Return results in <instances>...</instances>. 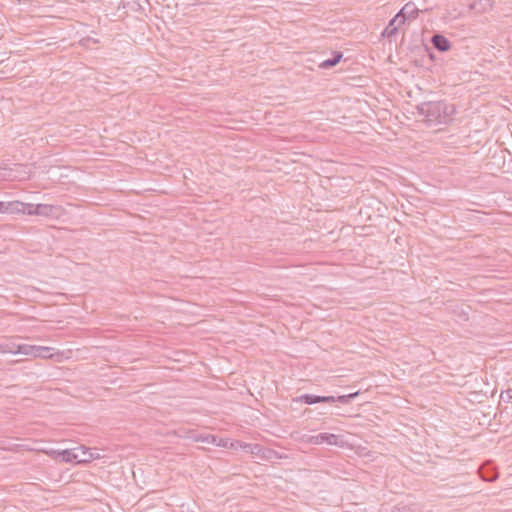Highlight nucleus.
<instances>
[{
    "instance_id": "f257e3e1",
    "label": "nucleus",
    "mask_w": 512,
    "mask_h": 512,
    "mask_svg": "<svg viewBox=\"0 0 512 512\" xmlns=\"http://www.w3.org/2000/svg\"><path fill=\"white\" fill-rule=\"evenodd\" d=\"M417 111L429 125L447 124L455 112V107L445 101H428L417 105Z\"/></svg>"
},
{
    "instance_id": "f03ea898",
    "label": "nucleus",
    "mask_w": 512,
    "mask_h": 512,
    "mask_svg": "<svg viewBox=\"0 0 512 512\" xmlns=\"http://www.w3.org/2000/svg\"><path fill=\"white\" fill-rule=\"evenodd\" d=\"M51 350L52 348L50 347L21 344L17 351H19V354L32 356L35 358H50L52 356Z\"/></svg>"
},
{
    "instance_id": "7ed1b4c3",
    "label": "nucleus",
    "mask_w": 512,
    "mask_h": 512,
    "mask_svg": "<svg viewBox=\"0 0 512 512\" xmlns=\"http://www.w3.org/2000/svg\"><path fill=\"white\" fill-rule=\"evenodd\" d=\"M309 442L312 444L326 443L328 445H333V446H338V447H343L345 444V442L343 440V436L336 435L333 433H327V432L319 433L315 436H312L310 438Z\"/></svg>"
},
{
    "instance_id": "20e7f679",
    "label": "nucleus",
    "mask_w": 512,
    "mask_h": 512,
    "mask_svg": "<svg viewBox=\"0 0 512 512\" xmlns=\"http://www.w3.org/2000/svg\"><path fill=\"white\" fill-rule=\"evenodd\" d=\"M55 207L49 204H30L27 210V215H37L50 217L53 215Z\"/></svg>"
},
{
    "instance_id": "39448f33",
    "label": "nucleus",
    "mask_w": 512,
    "mask_h": 512,
    "mask_svg": "<svg viewBox=\"0 0 512 512\" xmlns=\"http://www.w3.org/2000/svg\"><path fill=\"white\" fill-rule=\"evenodd\" d=\"M359 391H356V392H353V393H349V394H346V395H339V396H321V403H328V404H332V403H340V404H344V405H347L349 404L353 399H355L358 395H359Z\"/></svg>"
},
{
    "instance_id": "423d86ee",
    "label": "nucleus",
    "mask_w": 512,
    "mask_h": 512,
    "mask_svg": "<svg viewBox=\"0 0 512 512\" xmlns=\"http://www.w3.org/2000/svg\"><path fill=\"white\" fill-rule=\"evenodd\" d=\"M49 456H51L54 459H60L62 462L65 463H71L77 460L78 456L69 449L57 451V450H50L46 452Z\"/></svg>"
},
{
    "instance_id": "0eeeda50",
    "label": "nucleus",
    "mask_w": 512,
    "mask_h": 512,
    "mask_svg": "<svg viewBox=\"0 0 512 512\" xmlns=\"http://www.w3.org/2000/svg\"><path fill=\"white\" fill-rule=\"evenodd\" d=\"M480 477L487 482H492L498 478V472L496 467L492 463H484L479 468Z\"/></svg>"
},
{
    "instance_id": "6e6552de",
    "label": "nucleus",
    "mask_w": 512,
    "mask_h": 512,
    "mask_svg": "<svg viewBox=\"0 0 512 512\" xmlns=\"http://www.w3.org/2000/svg\"><path fill=\"white\" fill-rule=\"evenodd\" d=\"M5 214H27L29 203H24L18 200L5 202Z\"/></svg>"
},
{
    "instance_id": "1a4fd4ad",
    "label": "nucleus",
    "mask_w": 512,
    "mask_h": 512,
    "mask_svg": "<svg viewBox=\"0 0 512 512\" xmlns=\"http://www.w3.org/2000/svg\"><path fill=\"white\" fill-rule=\"evenodd\" d=\"M431 43L439 52H447L451 49V42L440 33H435L431 37Z\"/></svg>"
},
{
    "instance_id": "9d476101",
    "label": "nucleus",
    "mask_w": 512,
    "mask_h": 512,
    "mask_svg": "<svg viewBox=\"0 0 512 512\" xmlns=\"http://www.w3.org/2000/svg\"><path fill=\"white\" fill-rule=\"evenodd\" d=\"M418 12L419 10L416 5L412 2H408L401 8L397 15L401 20H404L405 23L406 20L415 19L418 16Z\"/></svg>"
},
{
    "instance_id": "9b49d317",
    "label": "nucleus",
    "mask_w": 512,
    "mask_h": 512,
    "mask_svg": "<svg viewBox=\"0 0 512 512\" xmlns=\"http://www.w3.org/2000/svg\"><path fill=\"white\" fill-rule=\"evenodd\" d=\"M342 57H343L342 52L335 51V52H333L331 58L324 60L320 64V67L323 69L332 68V67L336 66L341 61Z\"/></svg>"
},
{
    "instance_id": "f8f14e48",
    "label": "nucleus",
    "mask_w": 512,
    "mask_h": 512,
    "mask_svg": "<svg viewBox=\"0 0 512 512\" xmlns=\"http://www.w3.org/2000/svg\"><path fill=\"white\" fill-rule=\"evenodd\" d=\"M293 402H301L307 405H313L316 403H321V396L313 394H303L301 396L293 398Z\"/></svg>"
},
{
    "instance_id": "ddd939ff",
    "label": "nucleus",
    "mask_w": 512,
    "mask_h": 512,
    "mask_svg": "<svg viewBox=\"0 0 512 512\" xmlns=\"http://www.w3.org/2000/svg\"><path fill=\"white\" fill-rule=\"evenodd\" d=\"M21 344H16L12 341H7L0 343V353H13V354H19L18 347H20Z\"/></svg>"
},
{
    "instance_id": "4468645a",
    "label": "nucleus",
    "mask_w": 512,
    "mask_h": 512,
    "mask_svg": "<svg viewBox=\"0 0 512 512\" xmlns=\"http://www.w3.org/2000/svg\"><path fill=\"white\" fill-rule=\"evenodd\" d=\"M193 439L196 442H205L208 444H214V443H216V440L218 439V437L215 435H212V434H207V435L194 436Z\"/></svg>"
},
{
    "instance_id": "2eb2a0df",
    "label": "nucleus",
    "mask_w": 512,
    "mask_h": 512,
    "mask_svg": "<svg viewBox=\"0 0 512 512\" xmlns=\"http://www.w3.org/2000/svg\"><path fill=\"white\" fill-rule=\"evenodd\" d=\"M392 512H415V510L413 507L407 504L398 503L393 507Z\"/></svg>"
},
{
    "instance_id": "dca6fc26",
    "label": "nucleus",
    "mask_w": 512,
    "mask_h": 512,
    "mask_svg": "<svg viewBox=\"0 0 512 512\" xmlns=\"http://www.w3.org/2000/svg\"><path fill=\"white\" fill-rule=\"evenodd\" d=\"M402 24H404V20H401L400 17L396 14L388 23V26L391 28L398 29Z\"/></svg>"
},
{
    "instance_id": "f3484780",
    "label": "nucleus",
    "mask_w": 512,
    "mask_h": 512,
    "mask_svg": "<svg viewBox=\"0 0 512 512\" xmlns=\"http://www.w3.org/2000/svg\"><path fill=\"white\" fill-rule=\"evenodd\" d=\"M397 32H398V29H396V28H391V26H387V27L384 29V31H383V33H382V35H383V36H386V37H392V36L396 35V34H397Z\"/></svg>"
},
{
    "instance_id": "a211bd4d",
    "label": "nucleus",
    "mask_w": 512,
    "mask_h": 512,
    "mask_svg": "<svg viewBox=\"0 0 512 512\" xmlns=\"http://www.w3.org/2000/svg\"><path fill=\"white\" fill-rule=\"evenodd\" d=\"M501 399L509 401L512 399V389H507L505 392H502Z\"/></svg>"
},
{
    "instance_id": "6ab92c4d",
    "label": "nucleus",
    "mask_w": 512,
    "mask_h": 512,
    "mask_svg": "<svg viewBox=\"0 0 512 512\" xmlns=\"http://www.w3.org/2000/svg\"><path fill=\"white\" fill-rule=\"evenodd\" d=\"M213 445L219 446V447H227V440H224L222 438H219L216 440V443Z\"/></svg>"
},
{
    "instance_id": "aec40b11",
    "label": "nucleus",
    "mask_w": 512,
    "mask_h": 512,
    "mask_svg": "<svg viewBox=\"0 0 512 512\" xmlns=\"http://www.w3.org/2000/svg\"><path fill=\"white\" fill-rule=\"evenodd\" d=\"M425 50H426V52L428 53L429 59H430L431 61H433V60L435 59V55H434V53H433V52L431 51V49H430L429 47H427V46H425Z\"/></svg>"
},
{
    "instance_id": "412c9836",
    "label": "nucleus",
    "mask_w": 512,
    "mask_h": 512,
    "mask_svg": "<svg viewBox=\"0 0 512 512\" xmlns=\"http://www.w3.org/2000/svg\"><path fill=\"white\" fill-rule=\"evenodd\" d=\"M5 202H0V214H5Z\"/></svg>"
},
{
    "instance_id": "4be33fe9",
    "label": "nucleus",
    "mask_w": 512,
    "mask_h": 512,
    "mask_svg": "<svg viewBox=\"0 0 512 512\" xmlns=\"http://www.w3.org/2000/svg\"><path fill=\"white\" fill-rule=\"evenodd\" d=\"M90 457L92 459H98L100 457V455L98 453H90Z\"/></svg>"
},
{
    "instance_id": "5701e85b",
    "label": "nucleus",
    "mask_w": 512,
    "mask_h": 512,
    "mask_svg": "<svg viewBox=\"0 0 512 512\" xmlns=\"http://www.w3.org/2000/svg\"><path fill=\"white\" fill-rule=\"evenodd\" d=\"M470 8L471 9H475V5L474 4H470Z\"/></svg>"
}]
</instances>
